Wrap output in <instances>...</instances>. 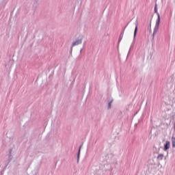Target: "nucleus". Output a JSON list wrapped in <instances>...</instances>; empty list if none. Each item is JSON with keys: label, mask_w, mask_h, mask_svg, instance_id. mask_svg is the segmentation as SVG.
<instances>
[{"label": "nucleus", "mask_w": 175, "mask_h": 175, "mask_svg": "<svg viewBox=\"0 0 175 175\" xmlns=\"http://www.w3.org/2000/svg\"><path fill=\"white\" fill-rule=\"evenodd\" d=\"M170 148V141H167L165 144H164V151H167V150H169Z\"/></svg>", "instance_id": "obj_1"}, {"label": "nucleus", "mask_w": 175, "mask_h": 175, "mask_svg": "<svg viewBox=\"0 0 175 175\" xmlns=\"http://www.w3.org/2000/svg\"><path fill=\"white\" fill-rule=\"evenodd\" d=\"M172 147H173V148H174V147H175V137H174V135H172Z\"/></svg>", "instance_id": "obj_5"}, {"label": "nucleus", "mask_w": 175, "mask_h": 175, "mask_svg": "<svg viewBox=\"0 0 175 175\" xmlns=\"http://www.w3.org/2000/svg\"><path fill=\"white\" fill-rule=\"evenodd\" d=\"M159 28V21L157 23V25H156V27L154 28V30L153 31V35L154 33H157V32H158Z\"/></svg>", "instance_id": "obj_2"}, {"label": "nucleus", "mask_w": 175, "mask_h": 175, "mask_svg": "<svg viewBox=\"0 0 175 175\" xmlns=\"http://www.w3.org/2000/svg\"><path fill=\"white\" fill-rule=\"evenodd\" d=\"M135 126H137V124H135Z\"/></svg>", "instance_id": "obj_13"}, {"label": "nucleus", "mask_w": 175, "mask_h": 175, "mask_svg": "<svg viewBox=\"0 0 175 175\" xmlns=\"http://www.w3.org/2000/svg\"><path fill=\"white\" fill-rule=\"evenodd\" d=\"M163 154H160L157 156V159H159V161H162V159H163Z\"/></svg>", "instance_id": "obj_6"}, {"label": "nucleus", "mask_w": 175, "mask_h": 175, "mask_svg": "<svg viewBox=\"0 0 175 175\" xmlns=\"http://www.w3.org/2000/svg\"><path fill=\"white\" fill-rule=\"evenodd\" d=\"M13 159V156L12 155V153L10 152L9 155H8V162L7 163V165L5 166H8V165H9V163H10V161Z\"/></svg>", "instance_id": "obj_4"}, {"label": "nucleus", "mask_w": 175, "mask_h": 175, "mask_svg": "<svg viewBox=\"0 0 175 175\" xmlns=\"http://www.w3.org/2000/svg\"><path fill=\"white\" fill-rule=\"evenodd\" d=\"M80 159V152H77V162L79 163V161Z\"/></svg>", "instance_id": "obj_8"}, {"label": "nucleus", "mask_w": 175, "mask_h": 175, "mask_svg": "<svg viewBox=\"0 0 175 175\" xmlns=\"http://www.w3.org/2000/svg\"><path fill=\"white\" fill-rule=\"evenodd\" d=\"M79 44H81V40H77V41L72 43V46H79Z\"/></svg>", "instance_id": "obj_3"}, {"label": "nucleus", "mask_w": 175, "mask_h": 175, "mask_svg": "<svg viewBox=\"0 0 175 175\" xmlns=\"http://www.w3.org/2000/svg\"><path fill=\"white\" fill-rule=\"evenodd\" d=\"M154 12H155L156 13H158V8H157V5H156L155 7H154Z\"/></svg>", "instance_id": "obj_12"}, {"label": "nucleus", "mask_w": 175, "mask_h": 175, "mask_svg": "<svg viewBox=\"0 0 175 175\" xmlns=\"http://www.w3.org/2000/svg\"><path fill=\"white\" fill-rule=\"evenodd\" d=\"M81 147H83V143L80 145L79 150H78V152H81Z\"/></svg>", "instance_id": "obj_9"}, {"label": "nucleus", "mask_w": 175, "mask_h": 175, "mask_svg": "<svg viewBox=\"0 0 175 175\" xmlns=\"http://www.w3.org/2000/svg\"><path fill=\"white\" fill-rule=\"evenodd\" d=\"M81 147H83V143L80 145L79 150H78V152H81Z\"/></svg>", "instance_id": "obj_10"}, {"label": "nucleus", "mask_w": 175, "mask_h": 175, "mask_svg": "<svg viewBox=\"0 0 175 175\" xmlns=\"http://www.w3.org/2000/svg\"><path fill=\"white\" fill-rule=\"evenodd\" d=\"M136 33H137V23L135 24V31H134V37L136 36Z\"/></svg>", "instance_id": "obj_7"}, {"label": "nucleus", "mask_w": 175, "mask_h": 175, "mask_svg": "<svg viewBox=\"0 0 175 175\" xmlns=\"http://www.w3.org/2000/svg\"><path fill=\"white\" fill-rule=\"evenodd\" d=\"M111 103H113V100H111L109 104H108V106H109V109H110V107H111Z\"/></svg>", "instance_id": "obj_11"}]
</instances>
